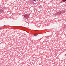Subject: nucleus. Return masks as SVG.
I'll return each mask as SVG.
<instances>
[{
	"instance_id": "obj_1",
	"label": "nucleus",
	"mask_w": 66,
	"mask_h": 66,
	"mask_svg": "<svg viewBox=\"0 0 66 66\" xmlns=\"http://www.w3.org/2000/svg\"><path fill=\"white\" fill-rule=\"evenodd\" d=\"M64 13H65V11L64 10L60 11L59 12L57 13V14H56V15H57L60 16Z\"/></svg>"
},
{
	"instance_id": "obj_2",
	"label": "nucleus",
	"mask_w": 66,
	"mask_h": 66,
	"mask_svg": "<svg viewBox=\"0 0 66 66\" xmlns=\"http://www.w3.org/2000/svg\"><path fill=\"white\" fill-rule=\"evenodd\" d=\"M32 2L33 3H37L40 1V0H32Z\"/></svg>"
},
{
	"instance_id": "obj_3",
	"label": "nucleus",
	"mask_w": 66,
	"mask_h": 66,
	"mask_svg": "<svg viewBox=\"0 0 66 66\" xmlns=\"http://www.w3.org/2000/svg\"><path fill=\"white\" fill-rule=\"evenodd\" d=\"M29 14L25 15H24V18H26L27 19H28V18L29 17Z\"/></svg>"
},
{
	"instance_id": "obj_4",
	"label": "nucleus",
	"mask_w": 66,
	"mask_h": 66,
	"mask_svg": "<svg viewBox=\"0 0 66 66\" xmlns=\"http://www.w3.org/2000/svg\"><path fill=\"white\" fill-rule=\"evenodd\" d=\"M4 10L3 9H2L0 10V13H2V12H4Z\"/></svg>"
},
{
	"instance_id": "obj_5",
	"label": "nucleus",
	"mask_w": 66,
	"mask_h": 66,
	"mask_svg": "<svg viewBox=\"0 0 66 66\" xmlns=\"http://www.w3.org/2000/svg\"><path fill=\"white\" fill-rule=\"evenodd\" d=\"M38 35V34H34V36H36Z\"/></svg>"
},
{
	"instance_id": "obj_6",
	"label": "nucleus",
	"mask_w": 66,
	"mask_h": 66,
	"mask_svg": "<svg viewBox=\"0 0 66 66\" xmlns=\"http://www.w3.org/2000/svg\"><path fill=\"white\" fill-rule=\"evenodd\" d=\"M34 11H37V9H36V8H34Z\"/></svg>"
},
{
	"instance_id": "obj_7",
	"label": "nucleus",
	"mask_w": 66,
	"mask_h": 66,
	"mask_svg": "<svg viewBox=\"0 0 66 66\" xmlns=\"http://www.w3.org/2000/svg\"><path fill=\"white\" fill-rule=\"evenodd\" d=\"M62 1L63 2H65V1H66V0H62Z\"/></svg>"
},
{
	"instance_id": "obj_8",
	"label": "nucleus",
	"mask_w": 66,
	"mask_h": 66,
	"mask_svg": "<svg viewBox=\"0 0 66 66\" xmlns=\"http://www.w3.org/2000/svg\"><path fill=\"white\" fill-rule=\"evenodd\" d=\"M39 8H42V6H39Z\"/></svg>"
},
{
	"instance_id": "obj_9",
	"label": "nucleus",
	"mask_w": 66,
	"mask_h": 66,
	"mask_svg": "<svg viewBox=\"0 0 66 66\" xmlns=\"http://www.w3.org/2000/svg\"><path fill=\"white\" fill-rule=\"evenodd\" d=\"M2 29V28H0V30H1Z\"/></svg>"
},
{
	"instance_id": "obj_10",
	"label": "nucleus",
	"mask_w": 66,
	"mask_h": 66,
	"mask_svg": "<svg viewBox=\"0 0 66 66\" xmlns=\"http://www.w3.org/2000/svg\"><path fill=\"white\" fill-rule=\"evenodd\" d=\"M5 25H4V26H5Z\"/></svg>"
}]
</instances>
